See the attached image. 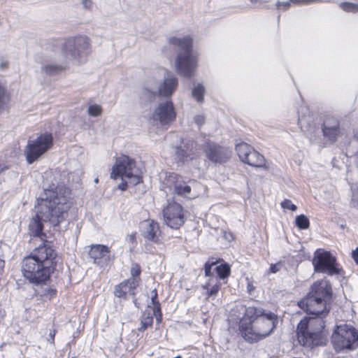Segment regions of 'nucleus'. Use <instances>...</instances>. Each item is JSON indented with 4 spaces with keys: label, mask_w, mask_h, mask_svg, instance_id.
Here are the masks:
<instances>
[{
    "label": "nucleus",
    "mask_w": 358,
    "mask_h": 358,
    "mask_svg": "<svg viewBox=\"0 0 358 358\" xmlns=\"http://www.w3.org/2000/svg\"><path fill=\"white\" fill-rule=\"evenodd\" d=\"M313 265L315 271L325 273L329 275L339 273L336 259L329 252L322 249L317 250L314 253Z\"/></svg>",
    "instance_id": "nucleus-13"
},
{
    "label": "nucleus",
    "mask_w": 358,
    "mask_h": 358,
    "mask_svg": "<svg viewBox=\"0 0 358 358\" xmlns=\"http://www.w3.org/2000/svg\"><path fill=\"white\" fill-rule=\"evenodd\" d=\"M205 88L201 84H197L192 90V96L198 101L201 102L203 100Z\"/></svg>",
    "instance_id": "nucleus-28"
},
{
    "label": "nucleus",
    "mask_w": 358,
    "mask_h": 358,
    "mask_svg": "<svg viewBox=\"0 0 358 358\" xmlns=\"http://www.w3.org/2000/svg\"><path fill=\"white\" fill-rule=\"evenodd\" d=\"M243 162L255 167H263L266 170L268 169V167L266 166L264 157L254 148Z\"/></svg>",
    "instance_id": "nucleus-23"
},
{
    "label": "nucleus",
    "mask_w": 358,
    "mask_h": 358,
    "mask_svg": "<svg viewBox=\"0 0 358 358\" xmlns=\"http://www.w3.org/2000/svg\"><path fill=\"white\" fill-rule=\"evenodd\" d=\"M155 73L157 74V90L158 92V96L164 98L171 96L178 87V79L175 76H171L166 78L163 82L159 83L160 77L158 76L159 73L157 72Z\"/></svg>",
    "instance_id": "nucleus-16"
},
{
    "label": "nucleus",
    "mask_w": 358,
    "mask_h": 358,
    "mask_svg": "<svg viewBox=\"0 0 358 358\" xmlns=\"http://www.w3.org/2000/svg\"><path fill=\"white\" fill-rule=\"evenodd\" d=\"M295 223L300 229H306L310 225L308 218L304 215H297L295 218Z\"/></svg>",
    "instance_id": "nucleus-29"
},
{
    "label": "nucleus",
    "mask_w": 358,
    "mask_h": 358,
    "mask_svg": "<svg viewBox=\"0 0 358 358\" xmlns=\"http://www.w3.org/2000/svg\"><path fill=\"white\" fill-rule=\"evenodd\" d=\"M165 224L172 229H178L185 220L182 206L176 202H170L163 209Z\"/></svg>",
    "instance_id": "nucleus-14"
},
{
    "label": "nucleus",
    "mask_w": 358,
    "mask_h": 358,
    "mask_svg": "<svg viewBox=\"0 0 358 358\" xmlns=\"http://www.w3.org/2000/svg\"><path fill=\"white\" fill-rule=\"evenodd\" d=\"M87 113L90 116L97 117L101 115L102 108L96 103H90L87 108Z\"/></svg>",
    "instance_id": "nucleus-30"
},
{
    "label": "nucleus",
    "mask_w": 358,
    "mask_h": 358,
    "mask_svg": "<svg viewBox=\"0 0 358 358\" xmlns=\"http://www.w3.org/2000/svg\"><path fill=\"white\" fill-rule=\"evenodd\" d=\"M56 252L49 244L38 246L22 261L24 276L36 285L45 282L49 278L50 267L56 263Z\"/></svg>",
    "instance_id": "nucleus-4"
},
{
    "label": "nucleus",
    "mask_w": 358,
    "mask_h": 358,
    "mask_svg": "<svg viewBox=\"0 0 358 358\" xmlns=\"http://www.w3.org/2000/svg\"><path fill=\"white\" fill-rule=\"evenodd\" d=\"M221 282L217 278H210L208 281L202 286L203 289L206 290L207 298L215 297L217 295L220 288Z\"/></svg>",
    "instance_id": "nucleus-24"
},
{
    "label": "nucleus",
    "mask_w": 358,
    "mask_h": 358,
    "mask_svg": "<svg viewBox=\"0 0 358 358\" xmlns=\"http://www.w3.org/2000/svg\"><path fill=\"white\" fill-rule=\"evenodd\" d=\"M141 267L138 264H134L131 268V278H137L141 273Z\"/></svg>",
    "instance_id": "nucleus-36"
},
{
    "label": "nucleus",
    "mask_w": 358,
    "mask_h": 358,
    "mask_svg": "<svg viewBox=\"0 0 358 358\" xmlns=\"http://www.w3.org/2000/svg\"><path fill=\"white\" fill-rule=\"evenodd\" d=\"M154 316L156 318L157 322L159 323L162 320V313L160 307L152 308V307L149 305L142 315L141 322V326L138 328V330L143 331L148 327L152 326Z\"/></svg>",
    "instance_id": "nucleus-22"
},
{
    "label": "nucleus",
    "mask_w": 358,
    "mask_h": 358,
    "mask_svg": "<svg viewBox=\"0 0 358 358\" xmlns=\"http://www.w3.org/2000/svg\"><path fill=\"white\" fill-rule=\"evenodd\" d=\"M324 135L327 137L331 142L336 141V136L339 134V129H323Z\"/></svg>",
    "instance_id": "nucleus-32"
},
{
    "label": "nucleus",
    "mask_w": 358,
    "mask_h": 358,
    "mask_svg": "<svg viewBox=\"0 0 358 358\" xmlns=\"http://www.w3.org/2000/svg\"><path fill=\"white\" fill-rule=\"evenodd\" d=\"M175 159L185 162L193 159L196 152V144L193 140L182 141L179 146L173 147Z\"/></svg>",
    "instance_id": "nucleus-15"
},
{
    "label": "nucleus",
    "mask_w": 358,
    "mask_h": 358,
    "mask_svg": "<svg viewBox=\"0 0 358 358\" xmlns=\"http://www.w3.org/2000/svg\"><path fill=\"white\" fill-rule=\"evenodd\" d=\"M4 266V262L0 259V269Z\"/></svg>",
    "instance_id": "nucleus-48"
},
{
    "label": "nucleus",
    "mask_w": 358,
    "mask_h": 358,
    "mask_svg": "<svg viewBox=\"0 0 358 358\" xmlns=\"http://www.w3.org/2000/svg\"><path fill=\"white\" fill-rule=\"evenodd\" d=\"M89 255L96 265L103 267L106 266L110 259V251L109 248L103 245H92Z\"/></svg>",
    "instance_id": "nucleus-17"
},
{
    "label": "nucleus",
    "mask_w": 358,
    "mask_h": 358,
    "mask_svg": "<svg viewBox=\"0 0 358 358\" xmlns=\"http://www.w3.org/2000/svg\"><path fill=\"white\" fill-rule=\"evenodd\" d=\"M331 128L339 129L338 121L335 118H328L324 122L323 129H331Z\"/></svg>",
    "instance_id": "nucleus-34"
},
{
    "label": "nucleus",
    "mask_w": 358,
    "mask_h": 358,
    "mask_svg": "<svg viewBox=\"0 0 358 358\" xmlns=\"http://www.w3.org/2000/svg\"><path fill=\"white\" fill-rule=\"evenodd\" d=\"M70 207V197L66 192H62L57 188L45 189L43 196L37 199L36 215L29 224L30 235L37 237L43 235V222L58 225L66 219Z\"/></svg>",
    "instance_id": "nucleus-1"
},
{
    "label": "nucleus",
    "mask_w": 358,
    "mask_h": 358,
    "mask_svg": "<svg viewBox=\"0 0 358 358\" xmlns=\"http://www.w3.org/2000/svg\"><path fill=\"white\" fill-rule=\"evenodd\" d=\"M352 257L354 261L358 265V247L355 250L352 251Z\"/></svg>",
    "instance_id": "nucleus-46"
},
{
    "label": "nucleus",
    "mask_w": 358,
    "mask_h": 358,
    "mask_svg": "<svg viewBox=\"0 0 358 358\" xmlns=\"http://www.w3.org/2000/svg\"><path fill=\"white\" fill-rule=\"evenodd\" d=\"M319 1L320 0H289L285 2L278 1L276 6L278 9L285 10L290 6L291 3L294 4H310Z\"/></svg>",
    "instance_id": "nucleus-27"
},
{
    "label": "nucleus",
    "mask_w": 358,
    "mask_h": 358,
    "mask_svg": "<svg viewBox=\"0 0 358 358\" xmlns=\"http://www.w3.org/2000/svg\"><path fill=\"white\" fill-rule=\"evenodd\" d=\"M281 206L285 210H291L292 211H296L297 208L296 206L289 199H285L281 203Z\"/></svg>",
    "instance_id": "nucleus-35"
},
{
    "label": "nucleus",
    "mask_w": 358,
    "mask_h": 358,
    "mask_svg": "<svg viewBox=\"0 0 358 358\" xmlns=\"http://www.w3.org/2000/svg\"><path fill=\"white\" fill-rule=\"evenodd\" d=\"M7 169L8 167L3 162H0V173Z\"/></svg>",
    "instance_id": "nucleus-47"
},
{
    "label": "nucleus",
    "mask_w": 358,
    "mask_h": 358,
    "mask_svg": "<svg viewBox=\"0 0 358 358\" xmlns=\"http://www.w3.org/2000/svg\"><path fill=\"white\" fill-rule=\"evenodd\" d=\"M64 52L69 59L77 62L85 61L91 52L90 39L82 35L69 38L64 45Z\"/></svg>",
    "instance_id": "nucleus-7"
},
{
    "label": "nucleus",
    "mask_w": 358,
    "mask_h": 358,
    "mask_svg": "<svg viewBox=\"0 0 358 358\" xmlns=\"http://www.w3.org/2000/svg\"><path fill=\"white\" fill-rule=\"evenodd\" d=\"M6 94V89L4 86L0 83V108L5 103Z\"/></svg>",
    "instance_id": "nucleus-38"
},
{
    "label": "nucleus",
    "mask_w": 358,
    "mask_h": 358,
    "mask_svg": "<svg viewBox=\"0 0 358 358\" xmlns=\"http://www.w3.org/2000/svg\"><path fill=\"white\" fill-rule=\"evenodd\" d=\"M98 182H99V179H98V178H96V179L94 180V182H95V183H97Z\"/></svg>",
    "instance_id": "nucleus-51"
},
{
    "label": "nucleus",
    "mask_w": 358,
    "mask_h": 358,
    "mask_svg": "<svg viewBox=\"0 0 358 358\" xmlns=\"http://www.w3.org/2000/svg\"><path fill=\"white\" fill-rule=\"evenodd\" d=\"M280 264H271L269 271L271 273H275L280 270Z\"/></svg>",
    "instance_id": "nucleus-43"
},
{
    "label": "nucleus",
    "mask_w": 358,
    "mask_h": 358,
    "mask_svg": "<svg viewBox=\"0 0 358 358\" xmlns=\"http://www.w3.org/2000/svg\"><path fill=\"white\" fill-rule=\"evenodd\" d=\"M110 177L113 179H122V182L118 185V188L122 191L127 189L128 183L136 185L143 181L141 169L136 166L134 159L127 155H121L117 158Z\"/></svg>",
    "instance_id": "nucleus-6"
},
{
    "label": "nucleus",
    "mask_w": 358,
    "mask_h": 358,
    "mask_svg": "<svg viewBox=\"0 0 358 358\" xmlns=\"http://www.w3.org/2000/svg\"><path fill=\"white\" fill-rule=\"evenodd\" d=\"M175 358H180V357H175Z\"/></svg>",
    "instance_id": "nucleus-54"
},
{
    "label": "nucleus",
    "mask_w": 358,
    "mask_h": 358,
    "mask_svg": "<svg viewBox=\"0 0 358 358\" xmlns=\"http://www.w3.org/2000/svg\"><path fill=\"white\" fill-rule=\"evenodd\" d=\"M138 283V278H130L125 280L115 287V295L117 297L124 299H127L129 295L134 296Z\"/></svg>",
    "instance_id": "nucleus-20"
},
{
    "label": "nucleus",
    "mask_w": 358,
    "mask_h": 358,
    "mask_svg": "<svg viewBox=\"0 0 358 358\" xmlns=\"http://www.w3.org/2000/svg\"><path fill=\"white\" fill-rule=\"evenodd\" d=\"M176 118V112L171 101L159 103L150 115V120L156 125L166 127L170 125Z\"/></svg>",
    "instance_id": "nucleus-11"
},
{
    "label": "nucleus",
    "mask_w": 358,
    "mask_h": 358,
    "mask_svg": "<svg viewBox=\"0 0 358 358\" xmlns=\"http://www.w3.org/2000/svg\"><path fill=\"white\" fill-rule=\"evenodd\" d=\"M66 66L64 64H46L42 66L41 72L47 76H54L63 71Z\"/></svg>",
    "instance_id": "nucleus-25"
},
{
    "label": "nucleus",
    "mask_w": 358,
    "mask_h": 358,
    "mask_svg": "<svg viewBox=\"0 0 358 358\" xmlns=\"http://www.w3.org/2000/svg\"><path fill=\"white\" fill-rule=\"evenodd\" d=\"M158 96L157 90V74L152 73L145 80V87L141 91V99L152 101Z\"/></svg>",
    "instance_id": "nucleus-21"
},
{
    "label": "nucleus",
    "mask_w": 358,
    "mask_h": 358,
    "mask_svg": "<svg viewBox=\"0 0 358 358\" xmlns=\"http://www.w3.org/2000/svg\"><path fill=\"white\" fill-rule=\"evenodd\" d=\"M252 3H256L259 1V0H250Z\"/></svg>",
    "instance_id": "nucleus-50"
},
{
    "label": "nucleus",
    "mask_w": 358,
    "mask_h": 358,
    "mask_svg": "<svg viewBox=\"0 0 358 358\" xmlns=\"http://www.w3.org/2000/svg\"><path fill=\"white\" fill-rule=\"evenodd\" d=\"M55 334L56 331L55 329L50 330L48 341H50L51 343H54Z\"/></svg>",
    "instance_id": "nucleus-45"
},
{
    "label": "nucleus",
    "mask_w": 358,
    "mask_h": 358,
    "mask_svg": "<svg viewBox=\"0 0 358 358\" xmlns=\"http://www.w3.org/2000/svg\"><path fill=\"white\" fill-rule=\"evenodd\" d=\"M331 339L336 351L353 350L358 345V332L350 325L340 324L333 333Z\"/></svg>",
    "instance_id": "nucleus-8"
},
{
    "label": "nucleus",
    "mask_w": 358,
    "mask_h": 358,
    "mask_svg": "<svg viewBox=\"0 0 358 358\" xmlns=\"http://www.w3.org/2000/svg\"><path fill=\"white\" fill-rule=\"evenodd\" d=\"M253 148L246 143H240L236 145V150L241 160L243 162Z\"/></svg>",
    "instance_id": "nucleus-26"
},
{
    "label": "nucleus",
    "mask_w": 358,
    "mask_h": 358,
    "mask_svg": "<svg viewBox=\"0 0 358 358\" xmlns=\"http://www.w3.org/2000/svg\"><path fill=\"white\" fill-rule=\"evenodd\" d=\"M331 294V287L329 282L325 280L315 282L311 287V291L308 294L309 296L320 298V300L326 303L330 299Z\"/></svg>",
    "instance_id": "nucleus-19"
},
{
    "label": "nucleus",
    "mask_w": 358,
    "mask_h": 358,
    "mask_svg": "<svg viewBox=\"0 0 358 358\" xmlns=\"http://www.w3.org/2000/svg\"><path fill=\"white\" fill-rule=\"evenodd\" d=\"M135 238V234H131L130 235V240L134 241Z\"/></svg>",
    "instance_id": "nucleus-49"
},
{
    "label": "nucleus",
    "mask_w": 358,
    "mask_h": 358,
    "mask_svg": "<svg viewBox=\"0 0 358 358\" xmlns=\"http://www.w3.org/2000/svg\"><path fill=\"white\" fill-rule=\"evenodd\" d=\"M169 43L178 48V54L175 65L179 75L190 78L194 75L197 67V57L192 52V39L189 36L172 37Z\"/></svg>",
    "instance_id": "nucleus-5"
},
{
    "label": "nucleus",
    "mask_w": 358,
    "mask_h": 358,
    "mask_svg": "<svg viewBox=\"0 0 358 358\" xmlns=\"http://www.w3.org/2000/svg\"><path fill=\"white\" fill-rule=\"evenodd\" d=\"M215 269L219 278L221 279H224L229 275L230 268L227 264L217 266Z\"/></svg>",
    "instance_id": "nucleus-31"
},
{
    "label": "nucleus",
    "mask_w": 358,
    "mask_h": 358,
    "mask_svg": "<svg viewBox=\"0 0 358 358\" xmlns=\"http://www.w3.org/2000/svg\"><path fill=\"white\" fill-rule=\"evenodd\" d=\"M142 235L149 241L159 243L161 231L159 224L154 220H145L141 224Z\"/></svg>",
    "instance_id": "nucleus-18"
},
{
    "label": "nucleus",
    "mask_w": 358,
    "mask_h": 358,
    "mask_svg": "<svg viewBox=\"0 0 358 358\" xmlns=\"http://www.w3.org/2000/svg\"><path fill=\"white\" fill-rule=\"evenodd\" d=\"M51 292H52L54 294H55V291L51 290Z\"/></svg>",
    "instance_id": "nucleus-53"
},
{
    "label": "nucleus",
    "mask_w": 358,
    "mask_h": 358,
    "mask_svg": "<svg viewBox=\"0 0 358 358\" xmlns=\"http://www.w3.org/2000/svg\"><path fill=\"white\" fill-rule=\"evenodd\" d=\"M52 145L53 137L48 132L41 134L35 139L29 140L24 150V155L28 164H32L38 160L52 148Z\"/></svg>",
    "instance_id": "nucleus-9"
},
{
    "label": "nucleus",
    "mask_w": 358,
    "mask_h": 358,
    "mask_svg": "<svg viewBox=\"0 0 358 358\" xmlns=\"http://www.w3.org/2000/svg\"><path fill=\"white\" fill-rule=\"evenodd\" d=\"M326 302L308 295L300 301L299 306L304 309L307 313L315 315L317 317L303 318L297 327V338L300 344L307 347L322 344V330L324 327V321L320 315H324L328 313Z\"/></svg>",
    "instance_id": "nucleus-2"
},
{
    "label": "nucleus",
    "mask_w": 358,
    "mask_h": 358,
    "mask_svg": "<svg viewBox=\"0 0 358 358\" xmlns=\"http://www.w3.org/2000/svg\"><path fill=\"white\" fill-rule=\"evenodd\" d=\"M162 189L167 193L169 189L171 193L185 198L192 199L196 196V194H192L191 186L185 182L182 177L176 173H169L163 180Z\"/></svg>",
    "instance_id": "nucleus-10"
},
{
    "label": "nucleus",
    "mask_w": 358,
    "mask_h": 358,
    "mask_svg": "<svg viewBox=\"0 0 358 358\" xmlns=\"http://www.w3.org/2000/svg\"><path fill=\"white\" fill-rule=\"evenodd\" d=\"M83 7L86 9L90 10L92 8V0H81Z\"/></svg>",
    "instance_id": "nucleus-41"
},
{
    "label": "nucleus",
    "mask_w": 358,
    "mask_h": 358,
    "mask_svg": "<svg viewBox=\"0 0 358 358\" xmlns=\"http://www.w3.org/2000/svg\"><path fill=\"white\" fill-rule=\"evenodd\" d=\"M201 146L206 158L215 164L225 163L231 157V152L228 148L222 146L208 138H203Z\"/></svg>",
    "instance_id": "nucleus-12"
},
{
    "label": "nucleus",
    "mask_w": 358,
    "mask_h": 358,
    "mask_svg": "<svg viewBox=\"0 0 358 358\" xmlns=\"http://www.w3.org/2000/svg\"><path fill=\"white\" fill-rule=\"evenodd\" d=\"M9 66V63L8 61L5 59H1L0 61V69L4 71L7 69Z\"/></svg>",
    "instance_id": "nucleus-42"
},
{
    "label": "nucleus",
    "mask_w": 358,
    "mask_h": 358,
    "mask_svg": "<svg viewBox=\"0 0 358 358\" xmlns=\"http://www.w3.org/2000/svg\"><path fill=\"white\" fill-rule=\"evenodd\" d=\"M351 201L354 206H358V186L352 191Z\"/></svg>",
    "instance_id": "nucleus-39"
},
{
    "label": "nucleus",
    "mask_w": 358,
    "mask_h": 358,
    "mask_svg": "<svg viewBox=\"0 0 358 358\" xmlns=\"http://www.w3.org/2000/svg\"><path fill=\"white\" fill-rule=\"evenodd\" d=\"M301 122V119L300 117H299V124H300Z\"/></svg>",
    "instance_id": "nucleus-52"
},
{
    "label": "nucleus",
    "mask_w": 358,
    "mask_h": 358,
    "mask_svg": "<svg viewBox=\"0 0 358 358\" xmlns=\"http://www.w3.org/2000/svg\"><path fill=\"white\" fill-rule=\"evenodd\" d=\"M195 123L200 126L204 122V117L201 115H197L194 118Z\"/></svg>",
    "instance_id": "nucleus-44"
},
{
    "label": "nucleus",
    "mask_w": 358,
    "mask_h": 358,
    "mask_svg": "<svg viewBox=\"0 0 358 358\" xmlns=\"http://www.w3.org/2000/svg\"><path fill=\"white\" fill-rule=\"evenodd\" d=\"M340 7L346 12H358V4L348 2H343L340 4Z\"/></svg>",
    "instance_id": "nucleus-33"
},
{
    "label": "nucleus",
    "mask_w": 358,
    "mask_h": 358,
    "mask_svg": "<svg viewBox=\"0 0 358 358\" xmlns=\"http://www.w3.org/2000/svg\"><path fill=\"white\" fill-rule=\"evenodd\" d=\"M277 316L262 308L250 306L240 321L239 329L245 341L257 342L269 336L276 327Z\"/></svg>",
    "instance_id": "nucleus-3"
},
{
    "label": "nucleus",
    "mask_w": 358,
    "mask_h": 358,
    "mask_svg": "<svg viewBox=\"0 0 358 358\" xmlns=\"http://www.w3.org/2000/svg\"><path fill=\"white\" fill-rule=\"evenodd\" d=\"M157 292L156 289H154L151 292V301H152V304L153 306V307L152 308H156L157 307H160L159 303L158 301L157 300Z\"/></svg>",
    "instance_id": "nucleus-37"
},
{
    "label": "nucleus",
    "mask_w": 358,
    "mask_h": 358,
    "mask_svg": "<svg viewBox=\"0 0 358 358\" xmlns=\"http://www.w3.org/2000/svg\"><path fill=\"white\" fill-rule=\"evenodd\" d=\"M215 264V262H206V264H205V266H204V269H205V274L206 276H210V273H211V268L213 266H214Z\"/></svg>",
    "instance_id": "nucleus-40"
}]
</instances>
